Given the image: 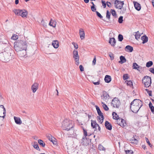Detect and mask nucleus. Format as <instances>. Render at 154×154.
<instances>
[{
	"mask_svg": "<svg viewBox=\"0 0 154 154\" xmlns=\"http://www.w3.org/2000/svg\"><path fill=\"white\" fill-rule=\"evenodd\" d=\"M109 56L110 57V59L111 60H113L114 59V55L111 52H110L109 53Z\"/></svg>",
	"mask_w": 154,
	"mask_h": 154,
	"instance_id": "ea45409f",
	"label": "nucleus"
},
{
	"mask_svg": "<svg viewBox=\"0 0 154 154\" xmlns=\"http://www.w3.org/2000/svg\"><path fill=\"white\" fill-rule=\"evenodd\" d=\"M0 107L2 108L3 109V114L4 115L3 116H0V118L2 117L3 119L5 118V113H6V110L5 109V108L4 106L3 105H0Z\"/></svg>",
	"mask_w": 154,
	"mask_h": 154,
	"instance_id": "bb28decb",
	"label": "nucleus"
},
{
	"mask_svg": "<svg viewBox=\"0 0 154 154\" xmlns=\"http://www.w3.org/2000/svg\"><path fill=\"white\" fill-rule=\"evenodd\" d=\"M73 125L71 122L67 120H64L62 124V128L63 130L68 131L71 129L73 128Z\"/></svg>",
	"mask_w": 154,
	"mask_h": 154,
	"instance_id": "20e7f679",
	"label": "nucleus"
},
{
	"mask_svg": "<svg viewBox=\"0 0 154 154\" xmlns=\"http://www.w3.org/2000/svg\"><path fill=\"white\" fill-rule=\"evenodd\" d=\"M38 88V84L37 83H34L32 86L31 89L33 93L36 92Z\"/></svg>",
	"mask_w": 154,
	"mask_h": 154,
	"instance_id": "9d476101",
	"label": "nucleus"
},
{
	"mask_svg": "<svg viewBox=\"0 0 154 154\" xmlns=\"http://www.w3.org/2000/svg\"><path fill=\"white\" fill-rule=\"evenodd\" d=\"M33 147L37 150H40V149L38 145L37 142H34L33 144Z\"/></svg>",
	"mask_w": 154,
	"mask_h": 154,
	"instance_id": "cd10ccee",
	"label": "nucleus"
},
{
	"mask_svg": "<svg viewBox=\"0 0 154 154\" xmlns=\"http://www.w3.org/2000/svg\"><path fill=\"white\" fill-rule=\"evenodd\" d=\"M52 45L54 48H57L59 46L58 42L57 40H54L52 42Z\"/></svg>",
	"mask_w": 154,
	"mask_h": 154,
	"instance_id": "6ab92c4d",
	"label": "nucleus"
},
{
	"mask_svg": "<svg viewBox=\"0 0 154 154\" xmlns=\"http://www.w3.org/2000/svg\"><path fill=\"white\" fill-rule=\"evenodd\" d=\"M110 15L111 14L109 12L108 10H107L106 11V17L107 18L108 20H109L110 19Z\"/></svg>",
	"mask_w": 154,
	"mask_h": 154,
	"instance_id": "a19ab883",
	"label": "nucleus"
},
{
	"mask_svg": "<svg viewBox=\"0 0 154 154\" xmlns=\"http://www.w3.org/2000/svg\"><path fill=\"white\" fill-rule=\"evenodd\" d=\"M153 65V62L152 61H149L146 63V66L147 67L151 66Z\"/></svg>",
	"mask_w": 154,
	"mask_h": 154,
	"instance_id": "c9c22d12",
	"label": "nucleus"
},
{
	"mask_svg": "<svg viewBox=\"0 0 154 154\" xmlns=\"http://www.w3.org/2000/svg\"><path fill=\"white\" fill-rule=\"evenodd\" d=\"M112 104L114 107L119 108L120 104V101L117 98H114L112 101Z\"/></svg>",
	"mask_w": 154,
	"mask_h": 154,
	"instance_id": "0eeeda50",
	"label": "nucleus"
},
{
	"mask_svg": "<svg viewBox=\"0 0 154 154\" xmlns=\"http://www.w3.org/2000/svg\"><path fill=\"white\" fill-rule=\"evenodd\" d=\"M139 66V65L135 63H134L133 64V69H137V67Z\"/></svg>",
	"mask_w": 154,
	"mask_h": 154,
	"instance_id": "c03bdc74",
	"label": "nucleus"
},
{
	"mask_svg": "<svg viewBox=\"0 0 154 154\" xmlns=\"http://www.w3.org/2000/svg\"><path fill=\"white\" fill-rule=\"evenodd\" d=\"M47 138L51 141H52L54 140L55 139L53 137H52L51 135L49 134L47 136Z\"/></svg>",
	"mask_w": 154,
	"mask_h": 154,
	"instance_id": "f704fd0d",
	"label": "nucleus"
},
{
	"mask_svg": "<svg viewBox=\"0 0 154 154\" xmlns=\"http://www.w3.org/2000/svg\"><path fill=\"white\" fill-rule=\"evenodd\" d=\"M22 11V10H15L14 11V13L16 14L20 15L21 16Z\"/></svg>",
	"mask_w": 154,
	"mask_h": 154,
	"instance_id": "393cba45",
	"label": "nucleus"
},
{
	"mask_svg": "<svg viewBox=\"0 0 154 154\" xmlns=\"http://www.w3.org/2000/svg\"><path fill=\"white\" fill-rule=\"evenodd\" d=\"M121 10V11H122V12L124 13L125 12V11H126V8H122Z\"/></svg>",
	"mask_w": 154,
	"mask_h": 154,
	"instance_id": "774afa93",
	"label": "nucleus"
},
{
	"mask_svg": "<svg viewBox=\"0 0 154 154\" xmlns=\"http://www.w3.org/2000/svg\"><path fill=\"white\" fill-rule=\"evenodd\" d=\"M137 69H136L137 70L139 71L140 72V70L142 69V67L139 66L137 67Z\"/></svg>",
	"mask_w": 154,
	"mask_h": 154,
	"instance_id": "e2e57ef3",
	"label": "nucleus"
},
{
	"mask_svg": "<svg viewBox=\"0 0 154 154\" xmlns=\"http://www.w3.org/2000/svg\"><path fill=\"white\" fill-rule=\"evenodd\" d=\"M125 82H126L127 84L128 85H129L131 87L133 86V83L132 81L131 80H126L125 81Z\"/></svg>",
	"mask_w": 154,
	"mask_h": 154,
	"instance_id": "4c0bfd02",
	"label": "nucleus"
},
{
	"mask_svg": "<svg viewBox=\"0 0 154 154\" xmlns=\"http://www.w3.org/2000/svg\"><path fill=\"white\" fill-rule=\"evenodd\" d=\"M18 38V36L17 35H13L11 38V39L14 40H16Z\"/></svg>",
	"mask_w": 154,
	"mask_h": 154,
	"instance_id": "6e6d98bb",
	"label": "nucleus"
},
{
	"mask_svg": "<svg viewBox=\"0 0 154 154\" xmlns=\"http://www.w3.org/2000/svg\"><path fill=\"white\" fill-rule=\"evenodd\" d=\"M149 107L150 108H152L153 106H152V104L151 102H150L149 104Z\"/></svg>",
	"mask_w": 154,
	"mask_h": 154,
	"instance_id": "69168bd1",
	"label": "nucleus"
},
{
	"mask_svg": "<svg viewBox=\"0 0 154 154\" xmlns=\"http://www.w3.org/2000/svg\"><path fill=\"white\" fill-rule=\"evenodd\" d=\"M133 3L135 9L138 11H140L141 8L140 5L139 3L136 2L134 1Z\"/></svg>",
	"mask_w": 154,
	"mask_h": 154,
	"instance_id": "f8f14e48",
	"label": "nucleus"
},
{
	"mask_svg": "<svg viewBox=\"0 0 154 154\" xmlns=\"http://www.w3.org/2000/svg\"><path fill=\"white\" fill-rule=\"evenodd\" d=\"M93 83L95 85H99L100 84V81L96 82H93Z\"/></svg>",
	"mask_w": 154,
	"mask_h": 154,
	"instance_id": "0e129e2a",
	"label": "nucleus"
},
{
	"mask_svg": "<svg viewBox=\"0 0 154 154\" xmlns=\"http://www.w3.org/2000/svg\"><path fill=\"white\" fill-rule=\"evenodd\" d=\"M97 125H98V124H97L96 121L91 120V126L93 128H95L94 131L96 130V127Z\"/></svg>",
	"mask_w": 154,
	"mask_h": 154,
	"instance_id": "f3484780",
	"label": "nucleus"
},
{
	"mask_svg": "<svg viewBox=\"0 0 154 154\" xmlns=\"http://www.w3.org/2000/svg\"><path fill=\"white\" fill-rule=\"evenodd\" d=\"M13 51L10 47H7L4 51L0 53V60L3 62H8L13 57Z\"/></svg>",
	"mask_w": 154,
	"mask_h": 154,
	"instance_id": "f257e3e1",
	"label": "nucleus"
},
{
	"mask_svg": "<svg viewBox=\"0 0 154 154\" xmlns=\"http://www.w3.org/2000/svg\"><path fill=\"white\" fill-rule=\"evenodd\" d=\"M145 140H146L147 143L150 146V147H152V145L150 143V142L149 141L147 137H146Z\"/></svg>",
	"mask_w": 154,
	"mask_h": 154,
	"instance_id": "09e8293b",
	"label": "nucleus"
},
{
	"mask_svg": "<svg viewBox=\"0 0 154 154\" xmlns=\"http://www.w3.org/2000/svg\"><path fill=\"white\" fill-rule=\"evenodd\" d=\"M83 130L84 135V137H85L88 135L87 133L86 130L84 128L82 127Z\"/></svg>",
	"mask_w": 154,
	"mask_h": 154,
	"instance_id": "3c124183",
	"label": "nucleus"
},
{
	"mask_svg": "<svg viewBox=\"0 0 154 154\" xmlns=\"http://www.w3.org/2000/svg\"><path fill=\"white\" fill-rule=\"evenodd\" d=\"M96 14L97 16L99 17L100 19H101L103 18V16L101 15L97 11H96Z\"/></svg>",
	"mask_w": 154,
	"mask_h": 154,
	"instance_id": "864d4df0",
	"label": "nucleus"
},
{
	"mask_svg": "<svg viewBox=\"0 0 154 154\" xmlns=\"http://www.w3.org/2000/svg\"><path fill=\"white\" fill-rule=\"evenodd\" d=\"M98 148L100 150H105V148L101 145L99 144L98 146Z\"/></svg>",
	"mask_w": 154,
	"mask_h": 154,
	"instance_id": "58836bf2",
	"label": "nucleus"
},
{
	"mask_svg": "<svg viewBox=\"0 0 154 154\" xmlns=\"http://www.w3.org/2000/svg\"><path fill=\"white\" fill-rule=\"evenodd\" d=\"M118 39L119 41L122 42L123 39V37L122 35L119 34L118 36Z\"/></svg>",
	"mask_w": 154,
	"mask_h": 154,
	"instance_id": "e433bc0d",
	"label": "nucleus"
},
{
	"mask_svg": "<svg viewBox=\"0 0 154 154\" xmlns=\"http://www.w3.org/2000/svg\"><path fill=\"white\" fill-rule=\"evenodd\" d=\"M91 142V139H89V138H88L86 137H83L81 141V143L83 145L85 146H87Z\"/></svg>",
	"mask_w": 154,
	"mask_h": 154,
	"instance_id": "6e6552de",
	"label": "nucleus"
},
{
	"mask_svg": "<svg viewBox=\"0 0 154 154\" xmlns=\"http://www.w3.org/2000/svg\"><path fill=\"white\" fill-rule=\"evenodd\" d=\"M121 124H120L119 125L121 126H122V127H125L126 125L125 121L124 119H121Z\"/></svg>",
	"mask_w": 154,
	"mask_h": 154,
	"instance_id": "a878e982",
	"label": "nucleus"
},
{
	"mask_svg": "<svg viewBox=\"0 0 154 154\" xmlns=\"http://www.w3.org/2000/svg\"><path fill=\"white\" fill-rule=\"evenodd\" d=\"M73 56L75 61H77L79 60V57L77 50H74L73 52Z\"/></svg>",
	"mask_w": 154,
	"mask_h": 154,
	"instance_id": "1a4fd4ad",
	"label": "nucleus"
},
{
	"mask_svg": "<svg viewBox=\"0 0 154 154\" xmlns=\"http://www.w3.org/2000/svg\"><path fill=\"white\" fill-rule=\"evenodd\" d=\"M101 103L103 104V106L105 110L108 111L109 110V108L103 102H102Z\"/></svg>",
	"mask_w": 154,
	"mask_h": 154,
	"instance_id": "72a5a7b5",
	"label": "nucleus"
},
{
	"mask_svg": "<svg viewBox=\"0 0 154 154\" xmlns=\"http://www.w3.org/2000/svg\"><path fill=\"white\" fill-rule=\"evenodd\" d=\"M27 12L25 10H22L21 16L22 17H26L27 15Z\"/></svg>",
	"mask_w": 154,
	"mask_h": 154,
	"instance_id": "c756f323",
	"label": "nucleus"
},
{
	"mask_svg": "<svg viewBox=\"0 0 154 154\" xmlns=\"http://www.w3.org/2000/svg\"><path fill=\"white\" fill-rule=\"evenodd\" d=\"M103 99L106 100L109 97V94L105 91L103 92Z\"/></svg>",
	"mask_w": 154,
	"mask_h": 154,
	"instance_id": "b1692460",
	"label": "nucleus"
},
{
	"mask_svg": "<svg viewBox=\"0 0 154 154\" xmlns=\"http://www.w3.org/2000/svg\"><path fill=\"white\" fill-rule=\"evenodd\" d=\"M79 33L81 39L82 40L84 39L85 38V33L83 29L81 28L80 29Z\"/></svg>",
	"mask_w": 154,
	"mask_h": 154,
	"instance_id": "ddd939ff",
	"label": "nucleus"
},
{
	"mask_svg": "<svg viewBox=\"0 0 154 154\" xmlns=\"http://www.w3.org/2000/svg\"><path fill=\"white\" fill-rule=\"evenodd\" d=\"M96 56H94V58L93 60L92 61V64L93 65H95L96 64Z\"/></svg>",
	"mask_w": 154,
	"mask_h": 154,
	"instance_id": "13d9d810",
	"label": "nucleus"
},
{
	"mask_svg": "<svg viewBox=\"0 0 154 154\" xmlns=\"http://www.w3.org/2000/svg\"><path fill=\"white\" fill-rule=\"evenodd\" d=\"M141 39L143 41L142 43L144 44L148 42V38L145 35H144L141 37Z\"/></svg>",
	"mask_w": 154,
	"mask_h": 154,
	"instance_id": "dca6fc26",
	"label": "nucleus"
},
{
	"mask_svg": "<svg viewBox=\"0 0 154 154\" xmlns=\"http://www.w3.org/2000/svg\"><path fill=\"white\" fill-rule=\"evenodd\" d=\"M142 82L144 84L145 87L146 88L149 87L151 83V77L146 76L142 79Z\"/></svg>",
	"mask_w": 154,
	"mask_h": 154,
	"instance_id": "39448f33",
	"label": "nucleus"
},
{
	"mask_svg": "<svg viewBox=\"0 0 154 154\" xmlns=\"http://www.w3.org/2000/svg\"><path fill=\"white\" fill-rule=\"evenodd\" d=\"M125 152L126 154H132L133 153V152L131 150H125Z\"/></svg>",
	"mask_w": 154,
	"mask_h": 154,
	"instance_id": "79ce46f5",
	"label": "nucleus"
},
{
	"mask_svg": "<svg viewBox=\"0 0 154 154\" xmlns=\"http://www.w3.org/2000/svg\"><path fill=\"white\" fill-rule=\"evenodd\" d=\"M106 5L109 8H110L111 7V3L110 2L107 1L106 2Z\"/></svg>",
	"mask_w": 154,
	"mask_h": 154,
	"instance_id": "052dcab7",
	"label": "nucleus"
},
{
	"mask_svg": "<svg viewBox=\"0 0 154 154\" xmlns=\"http://www.w3.org/2000/svg\"><path fill=\"white\" fill-rule=\"evenodd\" d=\"M112 115L113 116V118L114 119L118 120L119 119V117L117 114L116 112H113L112 113Z\"/></svg>",
	"mask_w": 154,
	"mask_h": 154,
	"instance_id": "5701e85b",
	"label": "nucleus"
},
{
	"mask_svg": "<svg viewBox=\"0 0 154 154\" xmlns=\"http://www.w3.org/2000/svg\"><path fill=\"white\" fill-rule=\"evenodd\" d=\"M105 126L106 128L108 130H111L112 129V126L111 124L107 121L105 122Z\"/></svg>",
	"mask_w": 154,
	"mask_h": 154,
	"instance_id": "9b49d317",
	"label": "nucleus"
},
{
	"mask_svg": "<svg viewBox=\"0 0 154 154\" xmlns=\"http://www.w3.org/2000/svg\"><path fill=\"white\" fill-rule=\"evenodd\" d=\"M104 80L106 82L109 83L111 81V77L110 75H106L104 78Z\"/></svg>",
	"mask_w": 154,
	"mask_h": 154,
	"instance_id": "aec40b11",
	"label": "nucleus"
},
{
	"mask_svg": "<svg viewBox=\"0 0 154 154\" xmlns=\"http://www.w3.org/2000/svg\"><path fill=\"white\" fill-rule=\"evenodd\" d=\"M41 24L44 27H46L47 26V24L45 22L44 20L43 19H42L41 22Z\"/></svg>",
	"mask_w": 154,
	"mask_h": 154,
	"instance_id": "49530a36",
	"label": "nucleus"
},
{
	"mask_svg": "<svg viewBox=\"0 0 154 154\" xmlns=\"http://www.w3.org/2000/svg\"><path fill=\"white\" fill-rule=\"evenodd\" d=\"M136 34L135 35V38L137 40H138V39L140 38V37L141 36V34L139 33L138 31L135 32Z\"/></svg>",
	"mask_w": 154,
	"mask_h": 154,
	"instance_id": "473e14b6",
	"label": "nucleus"
},
{
	"mask_svg": "<svg viewBox=\"0 0 154 154\" xmlns=\"http://www.w3.org/2000/svg\"><path fill=\"white\" fill-rule=\"evenodd\" d=\"M56 22L54 20H53L52 19H51L49 25L51 26H52L53 27H55L56 26Z\"/></svg>",
	"mask_w": 154,
	"mask_h": 154,
	"instance_id": "412c9836",
	"label": "nucleus"
},
{
	"mask_svg": "<svg viewBox=\"0 0 154 154\" xmlns=\"http://www.w3.org/2000/svg\"><path fill=\"white\" fill-rule=\"evenodd\" d=\"M131 109L133 112L137 113L142 106V101L139 99H135L131 102L130 104Z\"/></svg>",
	"mask_w": 154,
	"mask_h": 154,
	"instance_id": "f03ea898",
	"label": "nucleus"
},
{
	"mask_svg": "<svg viewBox=\"0 0 154 154\" xmlns=\"http://www.w3.org/2000/svg\"><path fill=\"white\" fill-rule=\"evenodd\" d=\"M95 107H96V109L97 110V112L98 111H99L100 110V108L98 106L96 105Z\"/></svg>",
	"mask_w": 154,
	"mask_h": 154,
	"instance_id": "338daca9",
	"label": "nucleus"
},
{
	"mask_svg": "<svg viewBox=\"0 0 154 154\" xmlns=\"http://www.w3.org/2000/svg\"><path fill=\"white\" fill-rule=\"evenodd\" d=\"M72 44L74 45V47L76 49H77L78 48V45L77 43H75L74 42H72Z\"/></svg>",
	"mask_w": 154,
	"mask_h": 154,
	"instance_id": "4d7b16f0",
	"label": "nucleus"
},
{
	"mask_svg": "<svg viewBox=\"0 0 154 154\" xmlns=\"http://www.w3.org/2000/svg\"><path fill=\"white\" fill-rule=\"evenodd\" d=\"M114 4L115 5V7L116 8L121 9L124 5V1H120L119 0H116Z\"/></svg>",
	"mask_w": 154,
	"mask_h": 154,
	"instance_id": "423d86ee",
	"label": "nucleus"
},
{
	"mask_svg": "<svg viewBox=\"0 0 154 154\" xmlns=\"http://www.w3.org/2000/svg\"><path fill=\"white\" fill-rule=\"evenodd\" d=\"M38 142L39 145L41 146L42 147H44L45 146V143L44 141L41 139H39L38 140Z\"/></svg>",
	"mask_w": 154,
	"mask_h": 154,
	"instance_id": "c85d7f7f",
	"label": "nucleus"
},
{
	"mask_svg": "<svg viewBox=\"0 0 154 154\" xmlns=\"http://www.w3.org/2000/svg\"><path fill=\"white\" fill-rule=\"evenodd\" d=\"M14 119L15 123L18 125H20L22 124V122L20 118L15 116L14 117Z\"/></svg>",
	"mask_w": 154,
	"mask_h": 154,
	"instance_id": "a211bd4d",
	"label": "nucleus"
},
{
	"mask_svg": "<svg viewBox=\"0 0 154 154\" xmlns=\"http://www.w3.org/2000/svg\"><path fill=\"white\" fill-rule=\"evenodd\" d=\"M27 46L26 43L25 41L18 40L14 43V48L17 52L23 50H26Z\"/></svg>",
	"mask_w": 154,
	"mask_h": 154,
	"instance_id": "7ed1b4c3",
	"label": "nucleus"
},
{
	"mask_svg": "<svg viewBox=\"0 0 154 154\" xmlns=\"http://www.w3.org/2000/svg\"><path fill=\"white\" fill-rule=\"evenodd\" d=\"M120 60L119 61V63L121 64H122L126 62V59L125 57L123 56L122 55L120 56Z\"/></svg>",
	"mask_w": 154,
	"mask_h": 154,
	"instance_id": "4be33fe9",
	"label": "nucleus"
},
{
	"mask_svg": "<svg viewBox=\"0 0 154 154\" xmlns=\"http://www.w3.org/2000/svg\"><path fill=\"white\" fill-rule=\"evenodd\" d=\"M79 69L81 72H82L84 71V68L83 66L82 65H80L79 66Z\"/></svg>",
	"mask_w": 154,
	"mask_h": 154,
	"instance_id": "bf43d9fd",
	"label": "nucleus"
},
{
	"mask_svg": "<svg viewBox=\"0 0 154 154\" xmlns=\"http://www.w3.org/2000/svg\"><path fill=\"white\" fill-rule=\"evenodd\" d=\"M97 114L99 116H101V118L103 119V115L102 113L101 110H100L97 112Z\"/></svg>",
	"mask_w": 154,
	"mask_h": 154,
	"instance_id": "603ef678",
	"label": "nucleus"
},
{
	"mask_svg": "<svg viewBox=\"0 0 154 154\" xmlns=\"http://www.w3.org/2000/svg\"><path fill=\"white\" fill-rule=\"evenodd\" d=\"M101 2L103 8H106V3L105 1L103 0H101Z\"/></svg>",
	"mask_w": 154,
	"mask_h": 154,
	"instance_id": "8fccbe9b",
	"label": "nucleus"
},
{
	"mask_svg": "<svg viewBox=\"0 0 154 154\" xmlns=\"http://www.w3.org/2000/svg\"><path fill=\"white\" fill-rule=\"evenodd\" d=\"M109 42L112 46H115L116 41L114 38H110Z\"/></svg>",
	"mask_w": 154,
	"mask_h": 154,
	"instance_id": "4468645a",
	"label": "nucleus"
},
{
	"mask_svg": "<svg viewBox=\"0 0 154 154\" xmlns=\"http://www.w3.org/2000/svg\"><path fill=\"white\" fill-rule=\"evenodd\" d=\"M91 11L93 12H96V8L95 7V6H91Z\"/></svg>",
	"mask_w": 154,
	"mask_h": 154,
	"instance_id": "5fc2aeb1",
	"label": "nucleus"
},
{
	"mask_svg": "<svg viewBox=\"0 0 154 154\" xmlns=\"http://www.w3.org/2000/svg\"><path fill=\"white\" fill-rule=\"evenodd\" d=\"M110 12L113 16L115 17L116 18L117 17V14L115 10L111 9L110 10Z\"/></svg>",
	"mask_w": 154,
	"mask_h": 154,
	"instance_id": "2f4dec72",
	"label": "nucleus"
},
{
	"mask_svg": "<svg viewBox=\"0 0 154 154\" xmlns=\"http://www.w3.org/2000/svg\"><path fill=\"white\" fill-rule=\"evenodd\" d=\"M131 140L132 141L131 142L135 143H137L138 142L137 140L134 137L132 138Z\"/></svg>",
	"mask_w": 154,
	"mask_h": 154,
	"instance_id": "a18cd8bd",
	"label": "nucleus"
},
{
	"mask_svg": "<svg viewBox=\"0 0 154 154\" xmlns=\"http://www.w3.org/2000/svg\"><path fill=\"white\" fill-rule=\"evenodd\" d=\"M123 17L122 16H120L118 19V22L120 23H122L123 22Z\"/></svg>",
	"mask_w": 154,
	"mask_h": 154,
	"instance_id": "37998d69",
	"label": "nucleus"
},
{
	"mask_svg": "<svg viewBox=\"0 0 154 154\" xmlns=\"http://www.w3.org/2000/svg\"><path fill=\"white\" fill-rule=\"evenodd\" d=\"M125 50L127 52H131L133 51V48L131 46L128 45L125 47Z\"/></svg>",
	"mask_w": 154,
	"mask_h": 154,
	"instance_id": "2eb2a0df",
	"label": "nucleus"
},
{
	"mask_svg": "<svg viewBox=\"0 0 154 154\" xmlns=\"http://www.w3.org/2000/svg\"><path fill=\"white\" fill-rule=\"evenodd\" d=\"M149 71L152 73L154 74V68H151L149 69Z\"/></svg>",
	"mask_w": 154,
	"mask_h": 154,
	"instance_id": "680f3d73",
	"label": "nucleus"
},
{
	"mask_svg": "<svg viewBox=\"0 0 154 154\" xmlns=\"http://www.w3.org/2000/svg\"><path fill=\"white\" fill-rule=\"evenodd\" d=\"M100 116H97V119L98 121H99V122L100 123V124H102L103 121V119L104 118V116H103V119L100 117Z\"/></svg>",
	"mask_w": 154,
	"mask_h": 154,
	"instance_id": "7c9ffc66",
	"label": "nucleus"
},
{
	"mask_svg": "<svg viewBox=\"0 0 154 154\" xmlns=\"http://www.w3.org/2000/svg\"><path fill=\"white\" fill-rule=\"evenodd\" d=\"M123 79L124 80H126L128 79V74H125L123 76Z\"/></svg>",
	"mask_w": 154,
	"mask_h": 154,
	"instance_id": "de8ad7c7",
	"label": "nucleus"
}]
</instances>
